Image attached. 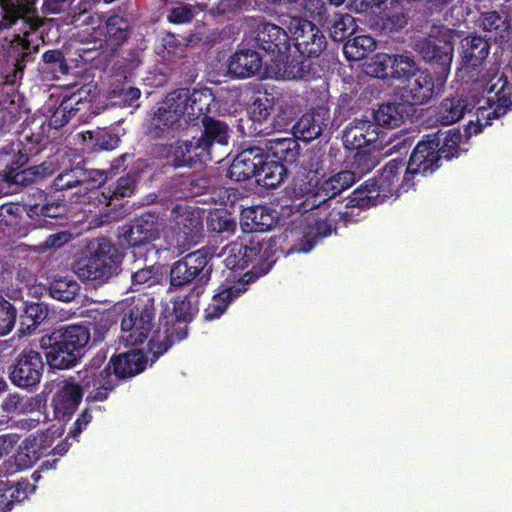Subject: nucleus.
<instances>
[{
	"label": "nucleus",
	"instance_id": "obj_1",
	"mask_svg": "<svg viewBox=\"0 0 512 512\" xmlns=\"http://www.w3.org/2000/svg\"><path fill=\"white\" fill-rule=\"evenodd\" d=\"M479 85L485 96L475 102L467 97L456 96L442 101L438 108L437 119L442 124L459 121L466 113L470 115L465 132L476 135L490 124L494 118L504 115L512 106V85H509L497 66L491 67L479 79Z\"/></svg>",
	"mask_w": 512,
	"mask_h": 512
},
{
	"label": "nucleus",
	"instance_id": "obj_2",
	"mask_svg": "<svg viewBox=\"0 0 512 512\" xmlns=\"http://www.w3.org/2000/svg\"><path fill=\"white\" fill-rule=\"evenodd\" d=\"M353 164L357 171H340L321 183L314 181L315 175L310 174L305 179L296 180L292 188V208L301 213L316 209L348 189L357 177H361L374 167V161L362 152L355 154Z\"/></svg>",
	"mask_w": 512,
	"mask_h": 512
},
{
	"label": "nucleus",
	"instance_id": "obj_3",
	"mask_svg": "<svg viewBox=\"0 0 512 512\" xmlns=\"http://www.w3.org/2000/svg\"><path fill=\"white\" fill-rule=\"evenodd\" d=\"M37 0H0L2 18L0 29L10 28L18 20H23L27 29L23 35H16L11 41L10 55L15 57L14 77L22 74L25 67V58L32 52L37 51L41 42V35L37 29L41 26L42 20L33 15Z\"/></svg>",
	"mask_w": 512,
	"mask_h": 512
},
{
	"label": "nucleus",
	"instance_id": "obj_4",
	"mask_svg": "<svg viewBox=\"0 0 512 512\" xmlns=\"http://www.w3.org/2000/svg\"><path fill=\"white\" fill-rule=\"evenodd\" d=\"M412 178L402 160H391L377 179L366 181L354 192L355 199L369 204L377 203L378 198L399 197L413 186Z\"/></svg>",
	"mask_w": 512,
	"mask_h": 512
},
{
	"label": "nucleus",
	"instance_id": "obj_5",
	"mask_svg": "<svg viewBox=\"0 0 512 512\" xmlns=\"http://www.w3.org/2000/svg\"><path fill=\"white\" fill-rule=\"evenodd\" d=\"M123 253L108 239L100 238L92 243L90 254L78 261L75 273L82 280L106 283L121 271Z\"/></svg>",
	"mask_w": 512,
	"mask_h": 512
},
{
	"label": "nucleus",
	"instance_id": "obj_6",
	"mask_svg": "<svg viewBox=\"0 0 512 512\" xmlns=\"http://www.w3.org/2000/svg\"><path fill=\"white\" fill-rule=\"evenodd\" d=\"M204 132L199 138L177 143L171 147L174 164L177 166L191 165L196 161L211 160L210 148L214 142L226 145L228 142V127L226 124L205 116L203 118Z\"/></svg>",
	"mask_w": 512,
	"mask_h": 512
},
{
	"label": "nucleus",
	"instance_id": "obj_7",
	"mask_svg": "<svg viewBox=\"0 0 512 512\" xmlns=\"http://www.w3.org/2000/svg\"><path fill=\"white\" fill-rule=\"evenodd\" d=\"M91 335L87 327L71 325L54 332L53 341L46 354L47 363L56 369H67L74 365L87 350Z\"/></svg>",
	"mask_w": 512,
	"mask_h": 512
},
{
	"label": "nucleus",
	"instance_id": "obj_8",
	"mask_svg": "<svg viewBox=\"0 0 512 512\" xmlns=\"http://www.w3.org/2000/svg\"><path fill=\"white\" fill-rule=\"evenodd\" d=\"M255 40L263 50L272 55L270 62L275 64V66H268L265 75L277 80L292 78V73L287 69L290 49L287 33L275 24L261 22L257 26Z\"/></svg>",
	"mask_w": 512,
	"mask_h": 512
},
{
	"label": "nucleus",
	"instance_id": "obj_9",
	"mask_svg": "<svg viewBox=\"0 0 512 512\" xmlns=\"http://www.w3.org/2000/svg\"><path fill=\"white\" fill-rule=\"evenodd\" d=\"M185 99V96L173 91L159 103L149 125L153 137H174L189 122L185 114Z\"/></svg>",
	"mask_w": 512,
	"mask_h": 512
},
{
	"label": "nucleus",
	"instance_id": "obj_10",
	"mask_svg": "<svg viewBox=\"0 0 512 512\" xmlns=\"http://www.w3.org/2000/svg\"><path fill=\"white\" fill-rule=\"evenodd\" d=\"M97 100L98 93L93 85L81 87L62 100L50 118V125L59 128L76 116L78 121H86L92 115L100 113L101 107L97 104Z\"/></svg>",
	"mask_w": 512,
	"mask_h": 512
},
{
	"label": "nucleus",
	"instance_id": "obj_11",
	"mask_svg": "<svg viewBox=\"0 0 512 512\" xmlns=\"http://www.w3.org/2000/svg\"><path fill=\"white\" fill-rule=\"evenodd\" d=\"M113 311L124 312L121 321V330L129 333L123 336L126 346H136L143 343L150 331V324L153 318V309L150 300L132 301L131 303L122 302L114 306Z\"/></svg>",
	"mask_w": 512,
	"mask_h": 512
},
{
	"label": "nucleus",
	"instance_id": "obj_12",
	"mask_svg": "<svg viewBox=\"0 0 512 512\" xmlns=\"http://www.w3.org/2000/svg\"><path fill=\"white\" fill-rule=\"evenodd\" d=\"M172 222L175 224L166 228L165 239L171 248L183 250L197 242L202 230V217L199 210L177 206L171 212Z\"/></svg>",
	"mask_w": 512,
	"mask_h": 512
},
{
	"label": "nucleus",
	"instance_id": "obj_13",
	"mask_svg": "<svg viewBox=\"0 0 512 512\" xmlns=\"http://www.w3.org/2000/svg\"><path fill=\"white\" fill-rule=\"evenodd\" d=\"M166 228L164 218L147 213L123 225L118 231V239L123 247L141 246L160 238Z\"/></svg>",
	"mask_w": 512,
	"mask_h": 512
},
{
	"label": "nucleus",
	"instance_id": "obj_14",
	"mask_svg": "<svg viewBox=\"0 0 512 512\" xmlns=\"http://www.w3.org/2000/svg\"><path fill=\"white\" fill-rule=\"evenodd\" d=\"M455 34L445 27H434L420 48L423 57L440 66V74L448 76L453 59Z\"/></svg>",
	"mask_w": 512,
	"mask_h": 512
},
{
	"label": "nucleus",
	"instance_id": "obj_15",
	"mask_svg": "<svg viewBox=\"0 0 512 512\" xmlns=\"http://www.w3.org/2000/svg\"><path fill=\"white\" fill-rule=\"evenodd\" d=\"M207 264L208 257L201 250L188 254L173 264L170 271L171 286L181 287L194 279L201 285L207 283L211 274V268Z\"/></svg>",
	"mask_w": 512,
	"mask_h": 512
},
{
	"label": "nucleus",
	"instance_id": "obj_16",
	"mask_svg": "<svg viewBox=\"0 0 512 512\" xmlns=\"http://www.w3.org/2000/svg\"><path fill=\"white\" fill-rule=\"evenodd\" d=\"M295 47L304 56L318 57L326 48V38L311 21L292 17L288 25Z\"/></svg>",
	"mask_w": 512,
	"mask_h": 512
},
{
	"label": "nucleus",
	"instance_id": "obj_17",
	"mask_svg": "<svg viewBox=\"0 0 512 512\" xmlns=\"http://www.w3.org/2000/svg\"><path fill=\"white\" fill-rule=\"evenodd\" d=\"M446 80V74L437 73L432 78L427 71L420 70L405 84L402 97L411 104H424L443 90Z\"/></svg>",
	"mask_w": 512,
	"mask_h": 512
},
{
	"label": "nucleus",
	"instance_id": "obj_18",
	"mask_svg": "<svg viewBox=\"0 0 512 512\" xmlns=\"http://www.w3.org/2000/svg\"><path fill=\"white\" fill-rule=\"evenodd\" d=\"M268 66H275L268 60L263 61L259 52L252 49H241L230 56L228 72L235 78H249L255 75L268 78L265 72Z\"/></svg>",
	"mask_w": 512,
	"mask_h": 512
},
{
	"label": "nucleus",
	"instance_id": "obj_19",
	"mask_svg": "<svg viewBox=\"0 0 512 512\" xmlns=\"http://www.w3.org/2000/svg\"><path fill=\"white\" fill-rule=\"evenodd\" d=\"M44 362L39 352L24 350L11 372V381L19 387H31L40 382Z\"/></svg>",
	"mask_w": 512,
	"mask_h": 512
},
{
	"label": "nucleus",
	"instance_id": "obj_20",
	"mask_svg": "<svg viewBox=\"0 0 512 512\" xmlns=\"http://www.w3.org/2000/svg\"><path fill=\"white\" fill-rule=\"evenodd\" d=\"M52 434L48 432L38 436H29L23 440L13 455L16 470L30 468L46 455L54 441Z\"/></svg>",
	"mask_w": 512,
	"mask_h": 512
},
{
	"label": "nucleus",
	"instance_id": "obj_21",
	"mask_svg": "<svg viewBox=\"0 0 512 512\" xmlns=\"http://www.w3.org/2000/svg\"><path fill=\"white\" fill-rule=\"evenodd\" d=\"M439 143L428 138L418 143L408 162L407 172L413 177L417 174L427 175L439 168L441 155L438 151Z\"/></svg>",
	"mask_w": 512,
	"mask_h": 512
},
{
	"label": "nucleus",
	"instance_id": "obj_22",
	"mask_svg": "<svg viewBox=\"0 0 512 512\" xmlns=\"http://www.w3.org/2000/svg\"><path fill=\"white\" fill-rule=\"evenodd\" d=\"M263 163V150L252 147L240 152L228 169V177L235 181H245L256 177L259 166Z\"/></svg>",
	"mask_w": 512,
	"mask_h": 512
},
{
	"label": "nucleus",
	"instance_id": "obj_23",
	"mask_svg": "<svg viewBox=\"0 0 512 512\" xmlns=\"http://www.w3.org/2000/svg\"><path fill=\"white\" fill-rule=\"evenodd\" d=\"M177 94L185 96V114L188 121H194L201 116H206L213 108L217 107L215 98L209 88L175 90Z\"/></svg>",
	"mask_w": 512,
	"mask_h": 512
},
{
	"label": "nucleus",
	"instance_id": "obj_24",
	"mask_svg": "<svg viewBox=\"0 0 512 512\" xmlns=\"http://www.w3.org/2000/svg\"><path fill=\"white\" fill-rule=\"evenodd\" d=\"M278 220L276 210L268 206L248 207L241 213V226L244 231H267L275 227Z\"/></svg>",
	"mask_w": 512,
	"mask_h": 512
},
{
	"label": "nucleus",
	"instance_id": "obj_25",
	"mask_svg": "<svg viewBox=\"0 0 512 512\" xmlns=\"http://www.w3.org/2000/svg\"><path fill=\"white\" fill-rule=\"evenodd\" d=\"M378 138L377 125L366 120H355L346 127L343 142L346 148L360 150L374 143Z\"/></svg>",
	"mask_w": 512,
	"mask_h": 512
},
{
	"label": "nucleus",
	"instance_id": "obj_26",
	"mask_svg": "<svg viewBox=\"0 0 512 512\" xmlns=\"http://www.w3.org/2000/svg\"><path fill=\"white\" fill-rule=\"evenodd\" d=\"M83 396L81 387L73 382L63 381L58 384L52 405L57 417L74 413Z\"/></svg>",
	"mask_w": 512,
	"mask_h": 512
},
{
	"label": "nucleus",
	"instance_id": "obj_27",
	"mask_svg": "<svg viewBox=\"0 0 512 512\" xmlns=\"http://www.w3.org/2000/svg\"><path fill=\"white\" fill-rule=\"evenodd\" d=\"M461 68L459 72H471L487 57L489 45L487 40L478 36H468L461 42Z\"/></svg>",
	"mask_w": 512,
	"mask_h": 512
},
{
	"label": "nucleus",
	"instance_id": "obj_28",
	"mask_svg": "<svg viewBox=\"0 0 512 512\" xmlns=\"http://www.w3.org/2000/svg\"><path fill=\"white\" fill-rule=\"evenodd\" d=\"M259 251L258 242L251 243L250 246L243 242L231 243L224 249V264L232 271L243 270L256 259Z\"/></svg>",
	"mask_w": 512,
	"mask_h": 512
},
{
	"label": "nucleus",
	"instance_id": "obj_29",
	"mask_svg": "<svg viewBox=\"0 0 512 512\" xmlns=\"http://www.w3.org/2000/svg\"><path fill=\"white\" fill-rule=\"evenodd\" d=\"M327 119L328 113L322 108L304 114L293 126L294 135L305 142L312 141L321 135Z\"/></svg>",
	"mask_w": 512,
	"mask_h": 512
},
{
	"label": "nucleus",
	"instance_id": "obj_30",
	"mask_svg": "<svg viewBox=\"0 0 512 512\" xmlns=\"http://www.w3.org/2000/svg\"><path fill=\"white\" fill-rule=\"evenodd\" d=\"M114 373L117 377H133L142 372L147 364V360L142 350L132 349L126 353H121L111 360Z\"/></svg>",
	"mask_w": 512,
	"mask_h": 512
},
{
	"label": "nucleus",
	"instance_id": "obj_31",
	"mask_svg": "<svg viewBox=\"0 0 512 512\" xmlns=\"http://www.w3.org/2000/svg\"><path fill=\"white\" fill-rule=\"evenodd\" d=\"M72 23L79 29L77 37L80 42L100 41L104 35L101 18L88 11L74 15Z\"/></svg>",
	"mask_w": 512,
	"mask_h": 512
},
{
	"label": "nucleus",
	"instance_id": "obj_32",
	"mask_svg": "<svg viewBox=\"0 0 512 512\" xmlns=\"http://www.w3.org/2000/svg\"><path fill=\"white\" fill-rule=\"evenodd\" d=\"M466 135L464 139L460 131L453 128L439 133L437 136L433 137L432 140L439 143L438 151L441 157L450 159L468 150V138L470 136L467 133Z\"/></svg>",
	"mask_w": 512,
	"mask_h": 512
},
{
	"label": "nucleus",
	"instance_id": "obj_33",
	"mask_svg": "<svg viewBox=\"0 0 512 512\" xmlns=\"http://www.w3.org/2000/svg\"><path fill=\"white\" fill-rule=\"evenodd\" d=\"M246 291V284L239 281L234 286L223 287L213 296L210 304L205 310V318L213 320L220 317L228 307L229 303Z\"/></svg>",
	"mask_w": 512,
	"mask_h": 512
},
{
	"label": "nucleus",
	"instance_id": "obj_34",
	"mask_svg": "<svg viewBox=\"0 0 512 512\" xmlns=\"http://www.w3.org/2000/svg\"><path fill=\"white\" fill-rule=\"evenodd\" d=\"M286 175V169L282 163L275 159H270V155L263 153V163L259 166L257 172V183L266 188H275L281 184Z\"/></svg>",
	"mask_w": 512,
	"mask_h": 512
},
{
	"label": "nucleus",
	"instance_id": "obj_35",
	"mask_svg": "<svg viewBox=\"0 0 512 512\" xmlns=\"http://www.w3.org/2000/svg\"><path fill=\"white\" fill-rule=\"evenodd\" d=\"M308 222H309L308 231L304 235V241L307 244V246H305V244L303 242H301L299 244V246L297 248H295V250L297 252H305L306 253V252L311 251L315 244L316 238L326 237V236L330 235L332 233V231L334 230V225L331 221H328L327 219L316 220L314 217V214L309 215Z\"/></svg>",
	"mask_w": 512,
	"mask_h": 512
},
{
	"label": "nucleus",
	"instance_id": "obj_36",
	"mask_svg": "<svg viewBox=\"0 0 512 512\" xmlns=\"http://www.w3.org/2000/svg\"><path fill=\"white\" fill-rule=\"evenodd\" d=\"M28 161V156L22 153L20 145H11L9 150L0 153V176L5 181L13 179L12 173Z\"/></svg>",
	"mask_w": 512,
	"mask_h": 512
},
{
	"label": "nucleus",
	"instance_id": "obj_37",
	"mask_svg": "<svg viewBox=\"0 0 512 512\" xmlns=\"http://www.w3.org/2000/svg\"><path fill=\"white\" fill-rule=\"evenodd\" d=\"M405 112L404 104L387 103L379 106L374 113V119L378 125L394 128L401 125Z\"/></svg>",
	"mask_w": 512,
	"mask_h": 512
},
{
	"label": "nucleus",
	"instance_id": "obj_38",
	"mask_svg": "<svg viewBox=\"0 0 512 512\" xmlns=\"http://www.w3.org/2000/svg\"><path fill=\"white\" fill-rule=\"evenodd\" d=\"M270 159L293 162L297 156V143L293 137L272 138L268 142Z\"/></svg>",
	"mask_w": 512,
	"mask_h": 512
},
{
	"label": "nucleus",
	"instance_id": "obj_39",
	"mask_svg": "<svg viewBox=\"0 0 512 512\" xmlns=\"http://www.w3.org/2000/svg\"><path fill=\"white\" fill-rule=\"evenodd\" d=\"M375 47L376 42L371 36L359 35L345 43L343 52L347 59L358 61L366 57Z\"/></svg>",
	"mask_w": 512,
	"mask_h": 512
},
{
	"label": "nucleus",
	"instance_id": "obj_40",
	"mask_svg": "<svg viewBox=\"0 0 512 512\" xmlns=\"http://www.w3.org/2000/svg\"><path fill=\"white\" fill-rule=\"evenodd\" d=\"M281 106L278 100L271 94H260L252 103L250 115L254 122L262 123Z\"/></svg>",
	"mask_w": 512,
	"mask_h": 512
},
{
	"label": "nucleus",
	"instance_id": "obj_41",
	"mask_svg": "<svg viewBox=\"0 0 512 512\" xmlns=\"http://www.w3.org/2000/svg\"><path fill=\"white\" fill-rule=\"evenodd\" d=\"M395 55L378 53L364 63L363 69L369 76L384 79L391 76Z\"/></svg>",
	"mask_w": 512,
	"mask_h": 512
},
{
	"label": "nucleus",
	"instance_id": "obj_42",
	"mask_svg": "<svg viewBox=\"0 0 512 512\" xmlns=\"http://www.w3.org/2000/svg\"><path fill=\"white\" fill-rule=\"evenodd\" d=\"M79 290L78 283L69 276L58 277L50 284V295L57 300L69 302Z\"/></svg>",
	"mask_w": 512,
	"mask_h": 512
},
{
	"label": "nucleus",
	"instance_id": "obj_43",
	"mask_svg": "<svg viewBox=\"0 0 512 512\" xmlns=\"http://www.w3.org/2000/svg\"><path fill=\"white\" fill-rule=\"evenodd\" d=\"M421 69L415 60L407 54L395 55L391 77L405 82L413 78Z\"/></svg>",
	"mask_w": 512,
	"mask_h": 512
},
{
	"label": "nucleus",
	"instance_id": "obj_44",
	"mask_svg": "<svg viewBox=\"0 0 512 512\" xmlns=\"http://www.w3.org/2000/svg\"><path fill=\"white\" fill-rule=\"evenodd\" d=\"M480 21L483 29L491 34L489 35L490 39L498 41L508 33V25L495 11L483 13Z\"/></svg>",
	"mask_w": 512,
	"mask_h": 512
},
{
	"label": "nucleus",
	"instance_id": "obj_45",
	"mask_svg": "<svg viewBox=\"0 0 512 512\" xmlns=\"http://www.w3.org/2000/svg\"><path fill=\"white\" fill-rule=\"evenodd\" d=\"M105 30L108 39L118 45L126 40L129 24L122 16L113 15L106 21Z\"/></svg>",
	"mask_w": 512,
	"mask_h": 512
},
{
	"label": "nucleus",
	"instance_id": "obj_46",
	"mask_svg": "<svg viewBox=\"0 0 512 512\" xmlns=\"http://www.w3.org/2000/svg\"><path fill=\"white\" fill-rule=\"evenodd\" d=\"M208 225L211 230L226 234H232L236 228V222L225 211H215L211 213Z\"/></svg>",
	"mask_w": 512,
	"mask_h": 512
},
{
	"label": "nucleus",
	"instance_id": "obj_47",
	"mask_svg": "<svg viewBox=\"0 0 512 512\" xmlns=\"http://www.w3.org/2000/svg\"><path fill=\"white\" fill-rule=\"evenodd\" d=\"M140 96L141 91L135 87L115 88L110 92L113 105L133 106Z\"/></svg>",
	"mask_w": 512,
	"mask_h": 512
},
{
	"label": "nucleus",
	"instance_id": "obj_48",
	"mask_svg": "<svg viewBox=\"0 0 512 512\" xmlns=\"http://www.w3.org/2000/svg\"><path fill=\"white\" fill-rule=\"evenodd\" d=\"M83 139L86 141L94 140L93 146L102 150H113L119 145V138L105 131H98L96 133L87 131L83 134Z\"/></svg>",
	"mask_w": 512,
	"mask_h": 512
},
{
	"label": "nucleus",
	"instance_id": "obj_49",
	"mask_svg": "<svg viewBox=\"0 0 512 512\" xmlns=\"http://www.w3.org/2000/svg\"><path fill=\"white\" fill-rule=\"evenodd\" d=\"M16 310L0 295V336L8 334L14 327Z\"/></svg>",
	"mask_w": 512,
	"mask_h": 512
},
{
	"label": "nucleus",
	"instance_id": "obj_50",
	"mask_svg": "<svg viewBox=\"0 0 512 512\" xmlns=\"http://www.w3.org/2000/svg\"><path fill=\"white\" fill-rule=\"evenodd\" d=\"M353 26L354 19L352 16L348 14L336 16L330 28L332 39L342 41L353 30Z\"/></svg>",
	"mask_w": 512,
	"mask_h": 512
},
{
	"label": "nucleus",
	"instance_id": "obj_51",
	"mask_svg": "<svg viewBox=\"0 0 512 512\" xmlns=\"http://www.w3.org/2000/svg\"><path fill=\"white\" fill-rule=\"evenodd\" d=\"M135 180L132 176H125L118 180L117 186L111 195H105L104 193L101 195L100 202H105L106 205H109L111 200L117 197H127L130 196L134 191Z\"/></svg>",
	"mask_w": 512,
	"mask_h": 512
},
{
	"label": "nucleus",
	"instance_id": "obj_52",
	"mask_svg": "<svg viewBox=\"0 0 512 512\" xmlns=\"http://www.w3.org/2000/svg\"><path fill=\"white\" fill-rule=\"evenodd\" d=\"M82 175H85V173L81 168H74L69 171H65L55 179L54 186L58 190L72 188L75 184L83 183Z\"/></svg>",
	"mask_w": 512,
	"mask_h": 512
},
{
	"label": "nucleus",
	"instance_id": "obj_53",
	"mask_svg": "<svg viewBox=\"0 0 512 512\" xmlns=\"http://www.w3.org/2000/svg\"><path fill=\"white\" fill-rule=\"evenodd\" d=\"M160 279L161 274L159 273V269L153 266L140 269L132 275L133 285L147 284L148 286H152L157 284Z\"/></svg>",
	"mask_w": 512,
	"mask_h": 512
},
{
	"label": "nucleus",
	"instance_id": "obj_54",
	"mask_svg": "<svg viewBox=\"0 0 512 512\" xmlns=\"http://www.w3.org/2000/svg\"><path fill=\"white\" fill-rule=\"evenodd\" d=\"M168 338L165 334L157 331L148 342V354H151V362H154L160 355L169 348Z\"/></svg>",
	"mask_w": 512,
	"mask_h": 512
},
{
	"label": "nucleus",
	"instance_id": "obj_55",
	"mask_svg": "<svg viewBox=\"0 0 512 512\" xmlns=\"http://www.w3.org/2000/svg\"><path fill=\"white\" fill-rule=\"evenodd\" d=\"M29 401L30 400L28 398L12 394L3 400L1 407L7 413L23 414L27 412Z\"/></svg>",
	"mask_w": 512,
	"mask_h": 512
},
{
	"label": "nucleus",
	"instance_id": "obj_56",
	"mask_svg": "<svg viewBox=\"0 0 512 512\" xmlns=\"http://www.w3.org/2000/svg\"><path fill=\"white\" fill-rule=\"evenodd\" d=\"M42 58L45 64L51 65L54 72L66 73L68 71L64 54L60 50H49L43 54Z\"/></svg>",
	"mask_w": 512,
	"mask_h": 512
},
{
	"label": "nucleus",
	"instance_id": "obj_57",
	"mask_svg": "<svg viewBox=\"0 0 512 512\" xmlns=\"http://www.w3.org/2000/svg\"><path fill=\"white\" fill-rule=\"evenodd\" d=\"M94 386L103 389L104 392L98 391L93 398L95 400H103L107 396V391L112 389L111 374L107 368L101 370L98 375H95Z\"/></svg>",
	"mask_w": 512,
	"mask_h": 512
},
{
	"label": "nucleus",
	"instance_id": "obj_58",
	"mask_svg": "<svg viewBox=\"0 0 512 512\" xmlns=\"http://www.w3.org/2000/svg\"><path fill=\"white\" fill-rule=\"evenodd\" d=\"M173 310L178 320L188 321L196 312L197 308L191 300L182 299L175 301Z\"/></svg>",
	"mask_w": 512,
	"mask_h": 512
},
{
	"label": "nucleus",
	"instance_id": "obj_59",
	"mask_svg": "<svg viewBox=\"0 0 512 512\" xmlns=\"http://www.w3.org/2000/svg\"><path fill=\"white\" fill-rule=\"evenodd\" d=\"M195 15V10L190 5H182L172 9L169 20L173 23L181 24L189 22Z\"/></svg>",
	"mask_w": 512,
	"mask_h": 512
},
{
	"label": "nucleus",
	"instance_id": "obj_60",
	"mask_svg": "<svg viewBox=\"0 0 512 512\" xmlns=\"http://www.w3.org/2000/svg\"><path fill=\"white\" fill-rule=\"evenodd\" d=\"M34 488L29 483H18L15 486H10L9 496L12 497V502L24 501Z\"/></svg>",
	"mask_w": 512,
	"mask_h": 512
},
{
	"label": "nucleus",
	"instance_id": "obj_61",
	"mask_svg": "<svg viewBox=\"0 0 512 512\" xmlns=\"http://www.w3.org/2000/svg\"><path fill=\"white\" fill-rule=\"evenodd\" d=\"M85 175H82V182H90L91 187H99L107 180V176L103 170H84Z\"/></svg>",
	"mask_w": 512,
	"mask_h": 512
},
{
	"label": "nucleus",
	"instance_id": "obj_62",
	"mask_svg": "<svg viewBox=\"0 0 512 512\" xmlns=\"http://www.w3.org/2000/svg\"><path fill=\"white\" fill-rule=\"evenodd\" d=\"M69 240V235L67 233L61 232L50 235L45 242L40 244L39 248L41 251L50 249V248H58L67 243Z\"/></svg>",
	"mask_w": 512,
	"mask_h": 512
},
{
	"label": "nucleus",
	"instance_id": "obj_63",
	"mask_svg": "<svg viewBox=\"0 0 512 512\" xmlns=\"http://www.w3.org/2000/svg\"><path fill=\"white\" fill-rule=\"evenodd\" d=\"M71 2L72 0H44L42 9L45 14L55 15L64 11Z\"/></svg>",
	"mask_w": 512,
	"mask_h": 512
},
{
	"label": "nucleus",
	"instance_id": "obj_64",
	"mask_svg": "<svg viewBox=\"0 0 512 512\" xmlns=\"http://www.w3.org/2000/svg\"><path fill=\"white\" fill-rule=\"evenodd\" d=\"M65 212V207L59 203H47L40 208V213L44 217L56 218Z\"/></svg>",
	"mask_w": 512,
	"mask_h": 512
}]
</instances>
